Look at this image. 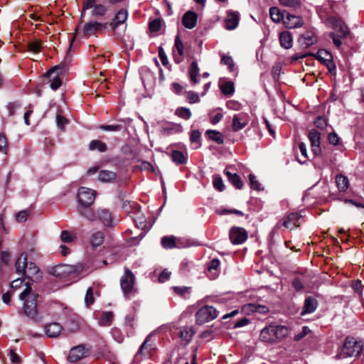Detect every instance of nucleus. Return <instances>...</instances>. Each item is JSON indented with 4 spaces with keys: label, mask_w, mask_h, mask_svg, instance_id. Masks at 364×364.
<instances>
[{
    "label": "nucleus",
    "mask_w": 364,
    "mask_h": 364,
    "mask_svg": "<svg viewBox=\"0 0 364 364\" xmlns=\"http://www.w3.org/2000/svg\"><path fill=\"white\" fill-rule=\"evenodd\" d=\"M103 234L101 232L94 233L91 237V243L94 247H98L103 242Z\"/></svg>",
    "instance_id": "79ce46f5"
},
{
    "label": "nucleus",
    "mask_w": 364,
    "mask_h": 364,
    "mask_svg": "<svg viewBox=\"0 0 364 364\" xmlns=\"http://www.w3.org/2000/svg\"><path fill=\"white\" fill-rule=\"evenodd\" d=\"M249 123V116L245 112L236 114L232 117V129L236 132L244 129Z\"/></svg>",
    "instance_id": "4468645a"
},
{
    "label": "nucleus",
    "mask_w": 364,
    "mask_h": 364,
    "mask_svg": "<svg viewBox=\"0 0 364 364\" xmlns=\"http://www.w3.org/2000/svg\"><path fill=\"white\" fill-rule=\"evenodd\" d=\"M83 268L82 264H80L76 266L60 264L53 268V274L60 278H65L72 274L77 275L82 274Z\"/></svg>",
    "instance_id": "0eeeda50"
},
{
    "label": "nucleus",
    "mask_w": 364,
    "mask_h": 364,
    "mask_svg": "<svg viewBox=\"0 0 364 364\" xmlns=\"http://www.w3.org/2000/svg\"><path fill=\"white\" fill-rule=\"evenodd\" d=\"M96 192L90 188L80 187L77 192V200L81 205L80 207L87 208L90 206L95 200Z\"/></svg>",
    "instance_id": "1a4fd4ad"
},
{
    "label": "nucleus",
    "mask_w": 364,
    "mask_h": 364,
    "mask_svg": "<svg viewBox=\"0 0 364 364\" xmlns=\"http://www.w3.org/2000/svg\"><path fill=\"white\" fill-rule=\"evenodd\" d=\"M218 316V311L212 306H204L201 307L196 314V322L198 325L208 323Z\"/></svg>",
    "instance_id": "423d86ee"
},
{
    "label": "nucleus",
    "mask_w": 364,
    "mask_h": 364,
    "mask_svg": "<svg viewBox=\"0 0 364 364\" xmlns=\"http://www.w3.org/2000/svg\"><path fill=\"white\" fill-rule=\"evenodd\" d=\"M114 314L111 311L104 312L99 318V324L101 326H109L113 320Z\"/></svg>",
    "instance_id": "72a5a7b5"
},
{
    "label": "nucleus",
    "mask_w": 364,
    "mask_h": 364,
    "mask_svg": "<svg viewBox=\"0 0 364 364\" xmlns=\"http://www.w3.org/2000/svg\"><path fill=\"white\" fill-rule=\"evenodd\" d=\"M101 130L106 132H119L122 129V126L119 124L100 125L98 127Z\"/></svg>",
    "instance_id": "3c124183"
},
{
    "label": "nucleus",
    "mask_w": 364,
    "mask_h": 364,
    "mask_svg": "<svg viewBox=\"0 0 364 364\" xmlns=\"http://www.w3.org/2000/svg\"><path fill=\"white\" fill-rule=\"evenodd\" d=\"M41 48V42L38 40L32 41L28 44L29 50L36 53L40 52Z\"/></svg>",
    "instance_id": "864d4df0"
},
{
    "label": "nucleus",
    "mask_w": 364,
    "mask_h": 364,
    "mask_svg": "<svg viewBox=\"0 0 364 364\" xmlns=\"http://www.w3.org/2000/svg\"><path fill=\"white\" fill-rule=\"evenodd\" d=\"M301 217L296 213H289L284 219L282 225L287 229L292 230L293 228L299 226Z\"/></svg>",
    "instance_id": "a211bd4d"
},
{
    "label": "nucleus",
    "mask_w": 364,
    "mask_h": 364,
    "mask_svg": "<svg viewBox=\"0 0 364 364\" xmlns=\"http://www.w3.org/2000/svg\"><path fill=\"white\" fill-rule=\"evenodd\" d=\"M175 48L176 49L178 56L175 55V61L177 63H180L183 60V45L181 41L180 40V38L178 36H176L175 39Z\"/></svg>",
    "instance_id": "f704fd0d"
},
{
    "label": "nucleus",
    "mask_w": 364,
    "mask_h": 364,
    "mask_svg": "<svg viewBox=\"0 0 364 364\" xmlns=\"http://www.w3.org/2000/svg\"><path fill=\"white\" fill-rule=\"evenodd\" d=\"M336 183L340 191H346L349 186L348 178L342 174L336 176Z\"/></svg>",
    "instance_id": "7c9ffc66"
},
{
    "label": "nucleus",
    "mask_w": 364,
    "mask_h": 364,
    "mask_svg": "<svg viewBox=\"0 0 364 364\" xmlns=\"http://www.w3.org/2000/svg\"><path fill=\"white\" fill-rule=\"evenodd\" d=\"M226 107L229 109L232 110H240L241 109V105L240 102L235 100H229L226 103Z\"/></svg>",
    "instance_id": "bf43d9fd"
},
{
    "label": "nucleus",
    "mask_w": 364,
    "mask_h": 364,
    "mask_svg": "<svg viewBox=\"0 0 364 364\" xmlns=\"http://www.w3.org/2000/svg\"><path fill=\"white\" fill-rule=\"evenodd\" d=\"M206 135L210 140L215 141L218 144H222L224 142L223 135L218 131L208 130Z\"/></svg>",
    "instance_id": "2f4dec72"
},
{
    "label": "nucleus",
    "mask_w": 364,
    "mask_h": 364,
    "mask_svg": "<svg viewBox=\"0 0 364 364\" xmlns=\"http://www.w3.org/2000/svg\"><path fill=\"white\" fill-rule=\"evenodd\" d=\"M176 114L184 119H188L191 117V110L186 107L178 108Z\"/></svg>",
    "instance_id": "de8ad7c7"
},
{
    "label": "nucleus",
    "mask_w": 364,
    "mask_h": 364,
    "mask_svg": "<svg viewBox=\"0 0 364 364\" xmlns=\"http://www.w3.org/2000/svg\"><path fill=\"white\" fill-rule=\"evenodd\" d=\"M94 302L92 289L91 287L88 288L86 292V295L85 297V303L86 306H90Z\"/></svg>",
    "instance_id": "13d9d810"
},
{
    "label": "nucleus",
    "mask_w": 364,
    "mask_h": 364,
    "mask_svg": "<svg viewBox=\"0 0 364 364\" xmlns=\"http://www.w3.org/2000/svg\"><path fill=\"white\" fill-rule=\"evenodd\" d=\"M89 149L91 151L97 150L100 152H105L107 149V144L100 140L95 139L90 141Z\"/></svg>",
    "instance_id": "473e14b6"
},
{
    "label": "nucleus",
    "mask_w": 364,
    "mask_h": 364,
    "mask_svg": "<svg viewBox=\"0 0 364 364\" xmlns=\"http://www.w3.org/2000/svg\"><path fill=\"white\" fill-rule=\"evenodd\" d=\"M363 345L354 338L347 337L339 353V358L354 357L360 355Z\"/></svg>",
    "instance_id": "39448f33"
},
{
    "label": "nucleus",
    "mask_w": 364,
    "mask_h": 364,
    "mask_svg": "<svg viewBox=\"0 0 364 364\" xmlns=\"http://www.w3.org/2000/svg\"><path fill=\"white\" fill-rule=\"evenodd\" d=\"M25 289L23 291L19 294V299L23 303L22 309L23 314L32 320H36L38 318V308H37V301H36V296L35 293L32 291L31 287L28 284H25Z\"/></svg>",
    "instance_id": "f257e3e1"
},
{
    "label": "nucleus",
    "mask_w": 364,
    "mask_h": 364,
    "mask_svg": "<svg viewBox=\"0 0 364 364\" xmlns=\"http://www.w3.org/2000/svg\"><path fill=\"white\" fill-rule=\"evenodd\" d=\"M213 184L215 189L219 191H223L225 189L222 178L219 176H215L213 180Z\"/></svg>",
    "instance_id": "8fccbe9b"
},
{
    "label": "nucleus",
    "mask_w": 364,
    "mask_h": 364,
    "mask_svg": "<svg viewBox=\"0 0 364 364\" xmlns=\"http://www.w3.org/2000/svg\"><path fill=\"white\" fill-rule=\"evenodd\" d=\"M9 358L10 360L13 364H20L21 358L14 351V350L11 349L9 351Z\"/></svg>",
    "instance_id": "e2e57ef3"
},
{
    "label": "nucleus",
    "mask_w": 364,
    "mask_h": 364,
    "mask_svg": "<svg viewBox=\"0 0 364 364\" xmlns=\"http://www.w3.org/2000/svg\"><path fill=\"white\" fill-rule=\"evenodd\" d=\"M134 284V276L132 272L127 269L121 278V288L125 295L132 293Z\"/></svg>",
    "instance_id": "ddd939ff"
},
{
    "label": "nucleus",
    "mask_w": 364,
    "mask_h": 364,
    "mask_svg": "<svg viewBox=\"0 0 364 364\" xmlns=\"http://www.w3.org/2000/svg\"><path fill=\"white\" fill-rule=\"evenodd\" d=\"M240 21V14L237 11H228L227 16L224 20L225 27L227 30H233L237 28Z\"/></svg>",
    "instance_id": "2eb2a0df"
},
{
    "label": "nucleus",
    "mask_w": 364,
    "mask_h": 364,
    "mask_svg": "<svg viewBox=\"0 0 364 364\" xmlns=\"http://www.w3.org/2000/svg\"><path fill=\"white\" fill-rule=\"evenodd\" d=\"M283 23L287 28L293 29L301 27L304 21L300 16L288 14L284 16Z\"/></svg>",
    "instance_id": "f3484780"
},
{
    "label": "nucleus",
    "mask_w": 364,
    "mask_h": 364,
    "mask_svg": "<svg viewBox=\"0 0 364 364\" xmlns=\"http://www.w3.org/2000/svg\"><path fill=\"white\" fill-rule=\"evenodd\" d=\"M8 151L7 140L6 136L0 134V151L6 154Z\"/></svg>",
    "instance_id": "052dcab7"
},
{
    "label": "nucleus",
    "mask_w": 364,
    "mask_h": 364,
    "mask_svg": "<svg viewBox=\"0 0 364 364\" xmlns=\"http://www.w3.org/2000/svg\"><path fill=\"white\" fill-rule=\"evenodd\" d=\"M28 212L26 210H21L16 214V220L19 223L25 222L28 217Z\"/></svg>",
    "instance_id": "0e129e2a"
},
{
    "label": "nucleus",
    "mask_w": 364,
    "mask_h": 364,
    "mask_svg": "<svg viewBox=\"0 0 364 364\" xmlns=\"http://www.w3.org/2000/svg\"><path fill=\"white\" fill-rule=\"evenodd\" d=\"M220 89L223 94L231 95L235 92L234 83L231 81H227L220 85Z\"/></svg>",
    "instance_id": "58836bf2"
},
{
    "label": "nucleus",
    "mask_w": 364,
    "mask_h": 364,
    "mask_svg": "<svg viewBox=\"0 0 364 364\" xmlns=\"http://www.w3.org/2000/svg\"><path fill=\"white\" fill-rule=\"evenodd\" d=\"M183 26L189 29L194 28L197 22V15L193 11L186 12L182 18Z\"/></svg>",
    "instance_id": "412c9836"
},
{
    "label": "nucleus",
    "mask_w": 364,
    "mask_h": 364,
    "mask_svg": "<svg viewBox=\"0 0 364 364\" xmlns=\"http://www.w3.org/2000/svg\"><path fill=\"white\" fill-rule=\"evenodd\" d=\"M63 331V327L59 323H51L46 326V335L51 338L58 336Z\"/></svg>",
    "instance_id": "4be33fe9"
},
{
    "label": "nucleus",
    "mask_w": 364,
    "mask_h": 364,
    "mask_svg": "<svg viewBox=\"0 0 364 364\" xmlns=\"http://www.w3.org/2000/svg\"><path fill=\"white\" fill-rule=\"evenodd\" d=\"M299 149L301 152V157L298 158V161L299 163L303 164L307 159V150L306 144L304 142L299 143Z\"/></svg>",
    "instance_id": "c03bdc74"
},
{
    "label": "nucleus",
    "mask_w": 364,
    "mask_h": 364,
    "mask_svg": "<svg viewBox=\"0 0 364 364\" xmlns=\"http://www.w3.org/2000/svg\"><path fill=\"white\" fill-rule=\"evenodd\" d=\"M156 333V331H154L153 332H151L150 334H149L147 336V337L146 338L145 341L143 342V343L141 344V346H140V348L139 350V353H142V351L144 350V348L148 347V346H152V343H151V338Z\"/></svg>",
    "instance_id": "09e8293b"
},
{
    "label": "nucleus",
    "mask_w": 364,
    "mask_h": 364,
    "mask_svg": "<svg viewBox=\"0 0 364 364\" xmlns=\"http://www.w3.org/2000/svg\"><path fill=\"white\" fill-rule=\"evenodd\" d=\"M299 41L301 46L307 48L317 42V37L313 32L306 31L301 36Z\"/></svg>",
    "instance_id": "5701e85b"
},
{
    "label": "nucleus",
    "mask_w": 364,
    "mask_h": 364,
    "mask_svg": "<svg viewBox=\"0 0 364 364\" xmlns=\"http://www.w3.org/2000/svg\"><path fill=\"white\" fill-rule=\"evenodd\" d=\"M200 69L196 61H193L188 68V75L193 85L198 82L197 76L199 74Z\"/></svg>",
    "instance_id": "c85d7f7f"
},
{
    "label": "nucleus",
    "mask_w": 364,
    "mask_h": 364,
    "mask_svg": "<svg viewBox=\"0 0 364 364\" xmlns=\"http://www.w3.org/2000/svg\"><path fill=\"white\" fill-rule=\"evenodd\" d=\"M60 239L63 242H70L76 239V235L68 230H63L60 234Z\"/></svg>",
    "instance_id": "37998d69"
},
{
    "label": "nucleus",
    "mask_w": 364,
    "mask_h": 364,
    "mask_svg": "<svg viewBox=\"0 0 364 364\" xmlns=\"http://www.w3.org/2000/svg\"><path fill=\"white\" fill-rule=\"evenodd\" d=\"M123 208L132 218L136 228L141 230H148L151 228V224L146 221L143 213L136 203H129L128 204H124Z\"/></svg>",
    "instance_id": "20e7f679"
},
{
    "label": "nucleus",
    "mask_w": 364,
    "mask_h": 364,
    "mask_svg": "<svg viewBox=\"0 0 364 364\" xmlns=\"http://www.w3.org/2000/svg\"><path fill=\"white\" fill-rule=\"evenodd\" d=\"M249 179L251 188L252 189L260 191L261 190V184L256 179V177L253 174L249 175Z\"/></svg>",
    "instance_id": "6e6d98bb"
},
{
    "label": "nucleus",
    "mask_w": 364,
    "mask_h": 364,
    "mask_svg": "<svg viewBox=\"0 0 364 364\" xmlns=\"http://www.w3.org/2000/svg\"><path fill=\"white\" fill-rule=\"evenodd\" d=\"M289 333L287 326L282 325H269L260 332L259 339L262 342L275 343L286 338Z\"/></svg>",
    "instance_id": "7ed1b4c3"
},
{
    "label": "nucleus",
    "mask_w": 364,
    "mask_h": 364,
    "mask_svg": "<svg viewBox=\"0 0 364 364\" xmlns=\"http://www.w3.org/2000/svg\"><path fill=\"white\" fill-rule=\"evenodd\" d=\"M221 63L227 65L230 71L234 69V62L232 57L223 55L222 56Z\"/></svg>",
    "instance_id": "603ef678"
},
{
    "label": "nucleus",
    "mask_w": 364,
    "mask_h": 364,
    "mask_svg": "<svg viewBox=\"0 0 364 364\" xmlns=\"http://www.w3.org/2000/svg\"><path fill=\"white\" fill-rule=\"evenodd\" d=\"M336 35H338L339 38H345L348 33V28L345 23L343 21L339 25L337 29L335 30Z\"/></svg>",
    "instance_id": "a18cd8bd"
},
{
    "label": "nucleus",
    "mask_w": 364,
    "mask_h": 364,
    "mask_svg": "<svg viewBox=\"0 0 364 364\" xmlns=\"http://www.w3.org/2000/svg\"><path fill=\"white\" fill-rule=\"evenodd\" d=\"M173 291L181 296L190 293V287H173Z\"/></svg>",
    "instance_id": "5fc2aeb1"
},
{
    "label": "nucleus",
    "mask_w": 364,
    "mask_h": 364,
    "mask_svg": "<svg viewBox=\"0 0 364 364\" xmlns=\"http://www.w3.org/2000/svg\"><path fill=\"white\" fill-rule=\"evenodd\" d=\"M280 4L284 6L292 8V9H299L301 5V0H279Z\"/></svg>",
    "instance_id": "a19ab883"
},
{
    "label": "nucleus",
    "mask_w": 364,
    "mask_h": 364,
    "mask_svg": "<svg viewBox=\"0 0 364 364\" xmlns=\"http://www.w3.org/2000/svg\"><path fill=\"white\" fill-rule=\"evenodd\" d=\"M105 28V25L97 21H90L85 23L82 27L75 29V34L78 33L82 36L89 38L94 36Z\"/></svg>",
    "instance_id": "6e6552de"
},
{
    "label": "nucleus",
    "mask_w": 364,
    "mask_h": 364,
    "mask_svg": "<svg viewBox=\"0 0 364 364\" xmlns=\"http://www.w3.org/2000/svg\"><path fill=\"white\" fill-rule=\"evenodd\" d=\"M60 73H61V68L55 66L45 74V76L49 78L50 87L53 90H56L62 84Z\"/></svg>",
    "instance_id": "9b49d317"
},
{
    "label": "nucleus",
    "mask_w": 364,
    "mask_h": 364,
    "mask_svg": "<svg viewBox=\"0 0 364 364\" xmlns=\"http://www.w3.org/2000/svg\"><path fill=\"white\" fill-rule=\"evenodd\" d=\"M97 220L104 225L109 227L113 225V219L109 210L104 208L97 209Z\"/></svg>",
    "instance_id": "aec40b11"
},
{
    "label": "nucleus",
    "mask_w": 364,
    "mask_h": 364,
    "mask_svg": "<svg viewBox=\"0 0 364 364\" xmlns=\"http://www.w3.org/2000/svg\"><path fill=\"white\" fill-rule=\"evenodd\" d=\"M171 157L172 161L177 165L184 164L187 161V156L180 151L171 150Z\"/></svg>",
    "instance_id": "c756f323"
},
{
    "label": "nucleus",
    "mask_w": 364,
    "mask_h": 364,
    "mask_svg": "<svg viewBox=\"0 0 364 364\" xmlns=\"http://www.w3.org/2000/svg\"><path fill=\"white\" fill-rule=\"evenodd\" d=\"M106 12V8L101 4H97L94 6L92 10L93 16H103Z\"/></svg>",
    "instance_id": "4d7b16f0"
},
{
    "label": "nucleus",
    "mask_w": 364,
    "mask_h": 364,
    "mask_svg": "<svg viewBox=\"0 0 364 364\" xmlns=\"http://www.w3.org/2000/svg\"><path fill=\"white\" fill-rule=\"evenodd\" d=\"M341 22H343L342 20L335 16H330L326 19V25L334 31L338 28Z\"/></svg>",
    "instance_id": "ea45409f"
},
{
    "label": "nucleus",
    "mask_w": 364,
    "mask_h": 364,
    "mask_svg": "<svg viewBox=\"0 0 364 364\" xmlns=\"http://www.w3.org/2000/svg\"><path fill=\"white\" fill-rule=\"evenodd\" d=\"M224 173L227 176L228 181L236 188L241 189L243 187V183L241 178L237 173H232L227 168L225 169Z\"/></svg>",
    "instance_id": "a878e982"
},
{
    "label": "nucleus",
    "mask_w": 364,
    "mask_h": 364,
    "mask_svg": "<svg viewBox=\"0 0 364 364\" xmlns=\"http://www.w3.org/2000/svg\"><path fill=\"white\" fill-rule=\"evenodd\" d=\"M316 59H318L321 63L326 65L328 68L332 64V55L326 50L320 49L318 50L316 55Z\"/></svg>",
    "instance_id": "b1692460"
},
{
    "label": "nucleus",
    "mask_w": 364,
    "mask_h": 364,
    "mask_svg": "<svg viewBox=\"0 0 364 364\" xmlns=\"http://www.w3.org/2000/svg\"><path fill=\"white\" fill-rule=\"evenodd\" d=\"M161 243L166 248H173L176 247V238L173 236L164 237Z\"/></svg>",
    "instance_id": "49530a36"
},
{
    "label": "nucleus",
    "mask_w": 364,
    "mask_h": 364,
    "mask_svg": "<svg viewBox=\"0 0 364 364\" xmlns=\"http://www.w3.org/2000/svg\"><path fill=\"white\" fill-rule=\"evenodd\" d=\"M229 237L233 245H240L246 241L247 232L242 228L233 227L230 230Z\"/></svg>",
    "instance_id": "9d476101"
},
{
    "label": "nucleus",
    "mask_w": 364,
    "mask_h": 364,
    "mask_svg": "<svg viewBox=\"0 0 364 364\" xmlns=\"http://www.w3.org/2000/svg\"><path fill=\"white\" fill-rule=\"evenodd\" d=\"M269 16L271 19L275 23H279L282 20L284 21V14L277 7L270 8Z\"/></svg>",
    "instance_id": "e433bc0d"
},
{
    "label": "nucleus",
    "mask_w": 364,
    "mask_h": 364,
    "mask_svg": "<svg viewBox=\"0 0 364 364\" xmlns=\"http://www.w3.org/2000/svg\"><path fill=\"white\" fill-rule=\"evenodd\" d=\"M252 311L260 313V314H266L269 311L268 307L266 306H262L259 304H252Z\"/></svg>",
    "instance_id": "680f3d73"
},
{
    "label": "nucleus",
    "mask_w": 364,
    "mask_h": 364,
    "mask_svg": "<svg viewBox=\"0 0 364 364\" xmlns=\"http://www.w3.org/2000/svg\"><path fill=\"white\" fill-rule=\"evenodd\" d=\"M187 100L190 103H196L199 102V97L194 92L190 91L187 93Z\"/></svg>",
    "instance_id": "338daca9"
},
{
    "label": "nucleus",
    "mask_w": 364,
    "mask_h": 364,
    "mask_svg": "<svg viewBox=\"0 0 364 364\" xmlns=\"http://www.w3.org/2000/svg\"><path fill=\"white\" fill-rule=\"evenodd\" d=\"M115 173L110 171L104 170L100 172L98 178L101 181L110 182L115 178Z\"/></svg>",
    "instance_id": "4c0bfd02"
},
{
    "label": "nucleus",
    "mask_w": 364,
    "mask_h": 364,
    "mask_svg": "<svg viewBox=\"0 0 364 364\" xmlns=\"http://www.w3.org/2000/svg\"><path fill=\"white\" fill-rule=\"evenodd\" d=\"M128 17V11L126 9L119 10L115 15L110 26L115 29L119 25L124 23Z\"/></svg>",
    "instance_id": "393cba45"
},
{
    "label": "nucleus",
    "mask_w": 364,
    "mask_h": 364,
    "mask_svg": "<svg viewBox=\"0 0 364 364\" xmlns=\"http://www.w3.org/2000/svg\"><path fill=\"white\" fill-rule=\"evenodd\" d=\"M16 273L21 275H26L32 281L37 282L42 277V273L39 268L33 262H27V255L21 253L16 262Z\"/></svg>",
    "instance_id": "f03ea898"
},
{
    "label": "nucleus",
    "mask_w": 364,
    "mask_h": 364,
    "mask_svg": "<svg viewBox=\"0 0 364 364\" xmlns=\"http://www.w3.org/2000/svg\"><path fill=\"white\" fill-rule=\"evenodd\" d=\"M318 302L317 300L312 297H307L304 303V306L301 312V315L304 316L307 314L313 313L317 308Z\"/></svg>",
    "instance_id": "6ab92c4d"
},
{
    "label": "nucleus",
    "mask_w": 364,
    "mask_h": 364,
    "mask_svg": "<svg viewBox=\"0 0 364 364\" xmlns=\"http://www.w3.org/2000/svg\"><path fill=\"white\" fill-rule=\"evenodd\" d=\"M309 139L311 142L313 153L316 156L319 155L321 152L320 146L321 134L318 131L313 129L309 133Z\"/></svg>",
    "instance_id": "dca6fc26"
},
{
    "label": "nucleus",
    "mask_w": 364,
    "mask_h": 364,
    "mask_svg": "<svg viewBox=\"0 0 364 364\" xmlns=\"http://www.w3.org/2000/svg\"><path fill=\"white\" fill-rule=\"evenodd\" d=\"M84 207H78V213L83 216L85 218L90 221L97 220V210H93L91 209H83Z\"/></svg>",
    "instance_id": "cd10ccee"
},
{
    "label": "nucleus",
    "mask_w": 364,
    "mask_h": 364,
    "mask_svg": "<svg viewBox=\"0 0 364 364\" xmlns=\"http://www.w3.org/2000/svg\"><path fill=\"white\" fill-rule=\"evenodd\" d=\"M88 350L85 345H78L70 349L68 360L70 363L77 362L86 357Z\"/></svg>",
    "instance_id": "f8f14e48"
},
{
    "label": "nucleus",
    "mask_w": 364,
    "mask_h": 364,
    "mask_svg": "<svg viewBox=\"0 0 364 364\" xmlns=\"http://www.w3.org/2000/svg\"><path fill=\"white\" fill-rule=\"evenodd\" d=\"M292 36L289 31H283L279 34V42L282 47L289 49L292 46Z\"/></svg>",
    "instance_id": "bb28decb"
},
{
    "label": "nucleus",
    "mask_w": 364,
    "mask_h": 364,
    "mask_svg": "<svg viewBox=\"0 0 364 364\" xmlns=\"http://www.w3.org/2000/svg\"><path fill=\"white\" fill-rule=\"evenodd\" d=\"M159 31V18H155L149 23L148 33L150 36H156Z\"/></svg>",
    "instance_id": "c9c22d12"
},
{
    "label": "nucleus",
    "mask_w": 364,
    "mask_h": 364,
    "mask_svg": "<svg viewBox=\"0 0 364 364\" xmlns=\"http://www.w3.org/2000/svg\"><path fill=\"white\" fill-rule=\"evenodd\" d=\"M23 284V281L21 279H16L12 281L10 284V287L14 290L19 289Z\"/></svg>",
    "instance_id": "774afa93"
},
{
    "label": "nucleus",
    "mask_w": 364,
    "mask_h": 364,
    "mask_svg": "<svg viewBox=\"0 0 364 364\" xmlns=\"http://www.w3.org/2000/svg\"><path fill=\"white\" fill-rule=\"evenodd\" d=\"M220 266V260L218 259H213L210 261L208 264V270L209 272H211L213 270H218Z\"/></svg>",
    "instance_id": "69168bd1"
}]
</instances>
